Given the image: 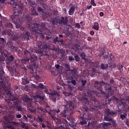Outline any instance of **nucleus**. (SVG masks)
Here are the masks:
<instances>
[{
    "label": "nucleus",
    "instance_id": "1",
    "mask_svg": "<svg viewBox=\"0 0 129 129\" xmlns=\"http://www.w3.org/2000/svg\"><path fill=\"white\" fill-rule=\"evenodd\" d=\"M67 104L64 106V108L62 111L60 112V117L63 119H66L67 116V112L70 114H73V109L76 107L75 104L72 101L69 100L66 101Z\"/></svg>",
    "mask_w": 129,
    "mask_h": 129
},
{
    "label": "nucleus",
    "instance_id": "2",
    "mask_svg": "<svg viewBox=\"0 0 129 129\" xmlns=\"http://www.w3.org/2000/svg\"><path fill=\"white\" fill-rule=\"evenodd\" d=\"M5 57H7L6 63L7 64H10V63H12V62L17 63V61L15 59L14 55H11L9 56H8V51H7V50H3L1 48H0V62H1V63L4 62Z\"/></svg>",
    "mask_w": 129,
    "mask_h": 129
},
{
    "label": "nucleus",
    "instance_id": "3",
    "mask_svg": "<svg viewBox=\"0 0 129 129\" xmlns=\"http://www.w3.org/2000/svg\"><path fill=\"white\" fill-rule=\"evenodd\" d=\"M22 99L24 104L28 105V109L31 112H35L36 111V110L32 106V99L27 95H24Z\"/></svg>",
    "mask_w": 129,
    "mask_h": 129
},
{
    "label": "nucleus",
    "instance_id": "4",
    "mask_svg": "<svg viewBox=\"0 0 129 129\" xmlns=\"http://www.w3.org/2000/svg\"><path fill=\"white\" fill-rule=\"evenodd\" d=\"M33 26H34L31 28V30L32 32H35V33H37V34H42L43 30L46 29V26H45L44 23H41V24L34 23Z\"/></svg>",
    "mask_w": 129,
    "mask_h": 129
},
{
    "label": "nucleus",
    "instance_id": "5",
    "mask_svg": "<svg viewBox=\"0 0 129 129\" xmlns=\"http://www.w3.org/2000/svg\"><path fill=\"white\" fill-rule=\"evenodd\" d=\"M92 101L93 102V104H95L94 107L92 108L93 110H98L99 109L104 107V105H105L104 103H100L95 98L93 99Z\"/></svg>",
    "mask_w": 129,
    "mask_h": 129
},
{
    "label": "nucleus",
    "instance_id": "6",
    "mask_svg": "<svg viewBox=\"0 0 129 129\" xmlns=\"http://www.w3.org/2000/svg\"><path fill=\"white\" fill-rule=\"evenodd\" d=\"M4 74H5V72L4 71H2V73H0V93H2V91L3 90H5L6 88H7V84H4V78L6 77V76H5Z\"/></svg>",
    "mask_w": 129,
    "mask_h": 129
},
{
    "label": "nucleus",
    "instance_id": "7",
    "mask_svg": "<svg viewBox=\"0 0 129 129\" xmlns=\"http://www.w3.org/2000/svg\"><path fill=\"white\" fill-rule=\"evenodd\" d=\"M99 92H96V95L98 96V97H100L101 98H105V99H107L109 96L112 94V92L109 93L108 94L105 93V92L101 89L98 90Z\"/></svg>",
    "mask_w": 129,
    "mask_h": 129
},
{
    "label": "nucleus",
    "instance_id": "8",
    "mask_svg": "<svg viewBox=\"0 0 129 129\" xmlns=\"http://www.w3.org/2000/svg\"><path fill=\"white\" fill-rule=\"evenodd\" d=\"M12 100H14L13 107H14L17 111H21V110L23 109V107L21 105L20 102L18 100V99L17 98H14L13 99H12Z\"/></svg>",
    "mask_w": 129,
    "mask_h": 129
},
{
    "label": "nucleus",
    "instance_id": "9",
    "mask_svg": "<svg viewBox=\"0 0 129 129\" xmlns=\"http://www.w3.org/2000/svg\"><path fill=\"white\" fill-rule=\"evenodd\" d=\"M59 96L60 95H59V93L56 91L52 92L50 95V98L54 102H56V101L59 99Z\"/></svg>",
    "mask_w": 129,
    "mask_h": 129
},
{
    "label": "nucleus",
    "instance_id": "10",
    "mask_svg": "<svg viewBox=\"0 0 129 129\" xmlns=\"http://www.w3.org/2000/svg\"><path fill=\"white\" fill-rule=\"evenodd\" d=\"M13 119H14V117L12 116H5L4 118V121L6 123H11L12 124H17V122L15 121H13Z\"/></svg>",
    "mask_w": 129,
    "mask_h": 129
},
{
    "label": "nucleus",
    "instance_id": "11",
    "mask_svg": "<svg viewBox=\"0 0 129 129\" xmlns=\"http://www.w3.org/2000/svg\"><path fill=\"white\" fill-rule=\"evenodd\" d=\"M69 22L68 17H66V18H64L61 17L60 19H59L58 24L59 25H64V26H66Z\"/></svg>",
    "mask_w": 129,
    "mask_h": 129
},
{
    "label": "nucleus",
    "instance_id": "12",
    "mask_svg": "<svg viewBox=\"0 0 129 129\" xmlns=\"http://www.w3.org/2000/svg\"><path fill=\"white\" fill-rule=\"evenodd\" d=\"M35 99H40V100H44V95L43 91H38L35 95Z\"/></svg>",
    "mask_w": 129,
    "mask_h": 129
},
{
    "label": "nucleus",
    "instance_id": "13",
    "mask_svg": "<svg viewBox=\"0 0 129 129\" xmlns=\"http://www.w3.org/2000/svg\"><path fill=\"white\" fill-rule=\"evenodd\" d=\"M102 83H104L103 82H98L97 81H95V83H94V86L95 88H97V90H100L101 89V86Z\"/></svg>",
    "mask_w": 129,
    "mask_h": 129
},
{
    "label": "nucleus",
    "instance_id": "14",
    "mask_svg": "<svg viewBox=\"0 0 129 129\" xmlns=\"http://www.w3.org/2000/svg\"><path fill=\"white\" fill-rule=\"evenodd\" d=\"M105 113L107 116H113V115H116V112H113L111 111L110 109H107L105 110Z\"/></svg>",
    "mask_w": 129,
    "mask_h": 129
},
{
    "label": "nucleus",
    "instance_id": "15",
    "mask_svg": "<svg viewBox=\"0 0 129 129\" xmlns=\"http://www.w3.org/2000/svg\"><path fill=\"white\" fill-rule=\"evenodd\" d=\"M19 18V12H15L11 16L12 20L15 22H16V20H18V18Z\"/></svg>",
    "mask_w": 129,
    "mask_h": 129
},
{
    "label": "nucleus",
    "instance_id": "16",
    "mask_svg": "<svg viewBox=\"0 0 129 129\" xmlns=\"http://www.w3.org/2000/svg\"><path fill=\"white\" fill-rule=\"evenodd\" d=\"M22 84L23 85H26V84H28V83H30V82L29 81V80H28V78H27V77L24 76L22 78Z\"/></svg>",
    "mask_w": 129,
    "mask_h": 129
},
{
    "label": "nucleus",
    "instance_id": "17",
    "mask_svg": "<svg viewBox=\"0 0 129 129\" xmlns=\"http://www.w3.org/2000/svg\"><path fill=\"white\" fill-rule=\"evenodd\" d=\"M13 34V32L11 30H5L2 31V35L4 36L5 35H8V36H11Z\"/></svg>",
    "mask_w": 129,
    "mask_h": 129
},
{
    "label": "nucleus",
    "instance_id": "18",
    "mask_svg": "<svg viewBox=\"0 0 129 129\" xmlns=\"http://www.w3.org/2000/svg\"><path fill=\"white\" fill-rule=\"evenodd\" d=\"M30 32L27 31L23 33V38L26 39V40H30Z\"/></svg>",
    "mask_w": 129,
    "mask_h": 129
},
{
    "label": "nucleus",
    "instance_id": "19",
    "mask_svg": "<svg viewBox=\"0 0 129 129\" xmlns=\"http://www.w3.org/2000/svg\"><path fill=\"white\" fill-rule=\"evenodd\" d=\"M92 28L96 31H98V30H99V24L97 22H94Z\"/></svg>",
    "mask_w": 129,
    "mask_h": 129
},
{
    "label": "nucleus",
    "instance_id": "20",
    "mask_svg": "<svg viewBox=\"0 0 129 129\" xmlns=\"http://www.w3.org/2000/svg\"><path fill=\"white\" fill-rule=\"evenodd\" d=\"M72 7L70 8V10L69 11V15L70 16H73L74 12H75V7H74L72 4Z\"/></svg>",
    "mask_w": 129,
    "mask_h": 129
},
{
    "label": "nucleus",
    "instance_id": "21",
    "mask_svg": "<svg viewBox=\"0 0 129 129\" xmlns=\"http://www.w3.org/2000/svg\"><path fill=\"white\" fill-rule=\"evenodd\" d=\"M52 25H58L59 24V19L58 18H53L51 20Z\"/></svg>",
    "mask_w": 129,
    "mask_h": 129
},
{
    "label": "nucleus",
    "instance_id": "22",
    "mask_svg": "<svg viewBox=\"0 0 129 129\" xmlns=\"http://www.w3.org/2000/svg\"><path fill=\"white\" fill-rule=\"evenodd\" d=\"M100 68L102 70H106L108 68V64L106 63H101L100 65Z\"/></svg>",
    "mask_w": 129,
    "mask_h": 129
},
{
    "label": "nucleus",
    "instance_id": "23",
    "mask_svg": "<svg viewBox=\"0 0 129 129\" xmlns=\"http://www.w3.org/2000/svg\"><path fill=\"white\" fill-rule=\"evenodd\" d=\"M30 60L31 61V62L32 63H35V62H36V61H37V56H36L35 55H32L31 56Z\"/></svg>",
    "mask_w": 129,
    "mask_h": 129
},
{
    "label": "nucleus",
    "instance_id": "24",
    "mask_svg": "<svg viewBox=\"0 0 129 129\" xmlns=\"http://www.w3.org/2000/svg\"><path fill=\"white\" fill-rule=\"evenodd\" d=\"M105 89L106 90H107V91H108V90L110 91H112V88H111V85L108 84H106L105 86Z\"/></svg>",
    "mask_w": 129,
    "mask_h": 129
},
{
    "label": "nucleus",
    "instance_id": "25",
    "mask_svg": "<svg viewBox=\"0 0 129 129\" xmlns=\"http://www.w3.org/2000/svg\"><path fill=\"white\" fill-rule=\"evenodd\" d=\"M15 25L17 29H20V30H21V31H24V30H25V27L21 26V25H20L19 23L16 22Z\"/></svg>",
    "mask_w": 129,
    "mask_h": 129
},
{
    "label": "nucleus",
    "instance_id": "26",
    "mask_svg": "<svg viewBox=\"0 0 129 129\" xmlns=\"http://www.w3.org/2000/svg\"><path fill=\"white\" fill-rule=\"evenodd\" d=\"M36 89H45V87H44V85L42 83H39L38 85H36Z\"/></svg>",
    "mask_w": 129,
    "mask_h": 129
},
{
    "label": "nucleus",
    "instance_id": "27",
    "mask_svg": "<svg viewBox=\"0 0 129 129\" xmlns=\"http://www.w3.org/2000/svg\"><path fill=\"white\" fill-rule=\"evenodd\" d=\"M80 57H81L82 59L85 60L86 59V54L84 52H81L79 53Z\"/></svg>",
    "mask_w": 129,
    "mask_h": 129
},
{
    "label": "nucleus",
    "instance_id": "28",
    "mask_svg": "<svg viewBox=\"0 0 129 129\" xmlns=\"http://www.w3.org/2000/svg\"><path fill=\"white\" fill-rule=\"evenodd\" d=\"M29 61H30V59L28 57L23 58L21 60V62L23 64H27V63H28Z\"/></svg>",
    "mask_w": 129,
    "mask_h": 129
},
{
    "label": "nucleus",
    "instance_id": "29",
    "mask_svg": "<svg viewBox=\"0 0 129 129\" xmlns=\"http://www.w3.org/2000/svg\"><path fill=\"white\" fill-rule=\"evenodd\" d=\"M127 116V114L126 112L124 113L123 114H121L120 115V117L122 119V120H123L124 118H126Z\"/></svg>",
    "mask_w": 129,
    "mask_h": 129
},
{
    "label": "nucleus",
    "instance_id": "30",
    "mask_svg": "<svg viewBox=\"0 0 129 129\" xmlns=\"http://www.w3.org/2000/svg\"><path fill=\"white\" fill-rule=\"evenodd\" d=\"M11 5H12V8H14V9H16L17 8V3L14 0H12L11 3Z\"/></svg>",
    "mask_w": 129,
    "mask_h": 129
},
{
    "label": "nucleus",
    "instance_id": "31",
    "mask_svg": "<svg viewBox=\"0 0 129 129\" xmlns=\"http://www.w3.org/2000/svg\"><path fill=\"white\" fill-rule=\"evenodd\" d=\"M73 79V76H69L67 78V80L68 81V84H70Z\"/></svg>",
    "mask_w": 129,
    "mask_h": 129
},
{
    "label": "nucleus",
    "instance_id": "32",
    "mask_svg": "<svg viewBox=\"0 0 129 129\" xmlns=\"http://www.w3.org/2000/svg\"><path fill=\"white\" fill-rule=\"evenodd\" d=\"M31 15L32 16H34L35 17H37V16H38V14L37 13V11L36 10H35L34 8H33V10L31 12Z\"/></svg>",
    "mask_w": 129,
    "mask_h": 129
},
{
    "label": "nucleus",
    "instance_id": "33",
    "mask_svg": "<svg viewBox=\"0 0 129 129\" xmlns=\"http://www.w3.org/2000/svg\"><path fill=\"white\" fill-rule=\"evenodd\" d=\"M36 121L39 123L43 122V117L42 116H38Z\"/></svg>",
    "mask_w": 129,
    "mask_h": 129
},
{
    "label": "nucleus",
    "instance_id": "34",
    "mask_svg": "<svg viewBox=\"0 0 129 129\" xmlns=\"http://www.w3.org/2000/svg\"><path fill=\"white\" fill-rule=\"evenodd\" d=\"M104 119L106 121H112V118L111 117H108V116H104Z\"/></svg>",
    "mask_w": 129,
    "mask_h": 129
},
{
    "label": "nucleus",
    "instance_id": "35",
    "mask_svg": "<svg viewBox=\"0 0 129 129\" xmlns=\"http://www.w3.org/2000/svg\"><path fill=\"white\" fill-rule=\"evenodd\" d=\"M65 66L67 69V71H72V72L74 71V70H70V65L69 63L66 64Z\"/></svg>",
    "mask_w": 129,
    "mask_h": 129
},
{
    "label": "nucleus",
    "instance_id": "36",
    "mask_svg": "<svg viewBox=\"0 0 129 129\" xmlns=\"http://www.w3.org/2000/svg\"><path fill=\"white\" fill-rule=\"evenodd\" d=\"M81 82L82 83L81 86H83L84 87V86H85L86 85V83H87V81L84 80H82L81 81Z\"/></svg>",
    "mask_w": 129,
    "mask_h": 129
},
{
    "label": "nucleus",
    "instance_id": "37",
    "mask_svg": "<svg viewBox=\"0 0 129 129\" xmlns=\"http://www.w3.org/2000/svg\"><path fill=\"white\" fill-rule=\"evenodd\" d=\"M48 48H49V46L47 43H45L42 45V49H43V50H47Z\"/></svg>",
    "mask_w": 129,
    "mask_h": 129
},
{
    "label": "nucleus",
    "instance_id": "38",
    "mask_svg": "<svg viewBox=\"0 0 129 129\" xmlns=\"http://www.w3.org/2000/svg\"><path fill=\"white\" fill-rule=\"evenodd\" d=\"M11 35H12L11 36L13 41H17L18 39H19V38L18 37V36H17V35H14L13 34H11Z\"/></svg>",
    "mask_w": 129,
    "mask_h": 129
},
{
    "label": "nucleus",
    "instance_id": "39",
    "mask_svg": "<svg viewBox=\"0 0 129 129\" xmlns=\"http://www.w3.org/2000/svg\"><path fill=\"white\" fill-rule=\"evenodd\" d=\"M58 37H57V36L55 37V38L53 39V44H57V42L58 43L59 40H58Z\"/></svg>",
    "mask_w": 129,
    "mask_h": 129
},
{
    "label": "nucleus",
    "instance_id": "40",
    "mask_svg": "<svg viewBox=\"0 0 129 129\" xmlns=\"http://www.w3.org/2000/svg\"><path fill=\"white\" fill-rule=\"evenodd\" d=\"M6 43H7L6 39L0 37V43L1 44H6Z\"/></svg>",
    "mask_w": 129,
    "mask_h": 129
},
{
    "label": "nucleus",
    "instance_id": "41",
    "mask_svg": "<svg viewBox=\"0 0 129 129\" xmlns=\"http://www.w3.org/2000/svg\"><path fill=\"white\" fill-rule=\"evenodd\" d=\"M80 123L81 124V125H84V124H86V123H87V122H86L85 119H83L82 121H81Z\"/></svg>",
    "mask_w": 129,
    "mask_h": 129
},
{
    "label": "nucleus",
    "instance_id": "42",
    "mask_svg": "<svg viewBox=\"0 0 129 129\" xmlns=\"http://www.w3.org/2000/svg\"><path fill=\"white\" fill-rule=\"evenodd\" d=\"M75 60L76 62H79V60H80V57H79V55H75Z\"/></svg>",
    "mask_w": 129,
    "mask_h": 129
},
{
    "label": "nucleus",
    "instance_id": "43",
    "mask_svg": "<svg viewBox=\"0 0 129 129\" xmlns=\"http://www.w3.org/2000/svg\"><path fill=\"white\" fill-rule=\"evenodd\" d=\"M8 45L9 46V47H11L13 46H14V43H13V41H10L8 42Z\"/></svg>",
    "mask_w": 129,
    "mask_h": 129
},
{
    "label": "nucleus",
    "instance_id": "44",
    "mask_svg": "<svg viewBox=\"0 0 129 129\" xmlns=\"http://www.w3.org/2000/svg\"><path fill=\"white\" fill-rule=\"evenodd\" d=\"M10 73L12 74V75L15 76L16 75L17 71H16L15 69H13V70H12V71H11Z\"/></svg>",
    "mask_w": 129,
    "mask_h": 129
},
{
    "label": "nucleus",
    "instance_id": "45",
    "mask_svg": "<svg viewBox=\"0 0 129 129\" xmlns=\"http://www.w3.org/2000/svg\"><path fill=\"white\" fill-rule=\"evenodd\" d=\"M52 92H53L51 91L50 90H48V89L45 90V93H46V94H49L50 96H51V94H52Z\"/></svg>",
    "mask_w": 129,
    "mask_h": 129
},
{
    "label": "nucleus",
    "instance_id": "46",
    "mask_svg": "<svg viewBox=\"0 0 129 129\" xmlns=\"http://www.w3.org/2000/svg\"><path fill=\"white\" fill-rule=\"evenodd\" d=\"M7 27L8 28H10L11 29H13V24H12V23H7Z\"/></svg>",
    "mask_w": 129,
    "mask_h": 129
},
{
    "label": "nucleus",
    "instance_id": "47",
    "mask_svg": "<svg viewBox=\"0 0 129 129\" xmlns=\"http://www.w3.org/2000/svg\"><path fill=\"white\" fill-rule=\"evenodd\" d=\"M43 112H45V113H48V114H49V115H51V112L47 111V109H46V108L43 109Z\"/></svg>",
    "mask_w": 129,
    "mask_h": 129
},
{
    "label": "nucleus",
    "instance_id": "48",
    "mask_svg": "<svg viewBox=\"0 0 129 129\" xmlns=\"http://www.w3.org/2000/svg\"><path fill=\"white\" fill-rule=\"evenodd\" d=\"M118 70H119L120 72V73H121V71L120 70H121V69L123 68V66L118 64Z\"/></svg>",
    "mask_w": 129,
    "mask_h": 129
},
{
    "label": "nucleus",
    "instance_id": "49",
    "mask_svg": "<svg viewBox=\"0 0 129 129\" xmlns=\"http://www.w3.org/2000/svg\"><path fill=\"white\" fill-rule=\"evenodd\" d=\"M90 3L92 6H93V7H96V4H95L94 0H91Z\"/></svg>",
    "mask_w": 129,
    "mask_h": 129
},
{
    "label": "nucleus",
    "instance_id": "50",
    "mask_svg": "<svg viewBox=\"0 0 129 129\" xmlns=\"http://www.w3.org/2000/svg\"><path fill=\"white\" fill-rule=\"evenodd\" d=\"M7 68L8 70H9V71H10V73L14 69V68H13V67H10V66H7Z\"/></svg>",
    "mask_w": 129,
    "mask_h": 129
},
{
    "label": "nucleus",
    "instance_id": "51",
    "mask_svg": "<svg viewBox=\"0 0 129 129\" xmlns=\"http://www.w3.org/2000/svg\"><path fill=\"white\" fill-rule=\"evenodd\" d=\"M71 83H72V84H73V85H76V84H77V82H76V81H75V80L73 79L72 80V82H71Z\"/></svg>",
    "mask_w": 129,
    "mask_h": 129
},
{
    "label": "nucleus",
    "instance_id": "52",
    "mask_svg": "<svg viewBox=\"0 0 129 129\" xmlns=\"http://www.w3.org/2000/svg\"><path fill=\"white\" fill-rule=\"evenodd\" d=\"M9 48H10L11 51H12V52H14V51H15V49H16V46L12 45V46H10Z\"/></svg>",
    "mask_w": 129,
    "mask_h": 129
},
{
    "label": "nucleus",
    "instance_id": "53",
    "mask_svg": "<svg viewBox=\"0 0 129 129\" xmlns=\"http://www.w3.org/2000/svg\"><path fill=\"white\" fill-rule=\"evenodd\" d=\"M58 43H60L61 45H63V44H64V40H63V39H59Z\"/></svg>",
    "mask_w": 129,
    "mask_h": 129
},
{
    "label": "nucleus",
    "instance_id": "54",
    "mask_svg": "<svg viewBox=\"0 0 129 129\" xmlns=\"http://www.w3.org/2000/svg\"><path fill=\"white\" fill-rule=\"evenodd\" d=\"M80 27H81V26L79 23H76L75 28H78V29H80Z\"/></svg>",
    "mask_w": 129,
    "mask_h": 129
},
{
    "label": "nucleus",
    "instance_id": "55",
    "mask_svg": "<svg viewBox=\"0 0 129 129\" xmlns=\"http://www.w3.org/2000/svg\"><path fill=\"white\" fill-rule=\"evenodd\" d=\"M69 61H73L74 59V57L73 56H69Z\"/></svg>",
    "mask_w": 129,
    "mask_h": 129
},
{
    "label": "nucleus",
    "instance_id": "56",
    "mask_svg": "<svg viewBox=\"0 0 129 129\" xmlns=\"http://www.w3.org/2000/svg\"><path fill=\"white\" fill-rule=\"evenodd\" d=\"M37 10L38 12H41V13H43V9H42V7H38Z\"/></svg>",
    "mask_w": 129,
    "mask_h": 129
},
{
    "label": "nucleus",
    "instance_id": "57",
    "mask_svg": "<svg viewBox=\"0 0 129 129\" xmlns=\"http://www.w3.org/2000/svg\"><path fill=\"white\" fill-rule=\"evenodd\" d=\"M95 34V32H94V31H91L90 32V34L91 35V36H93V35H94Z\"/></svg>",
    "mask_w": 129,
    "mask_h": 129
},
{
    "label": "nucleus",
    "instance_id": "58",
    "mask_svg": "<svg viewBox=\"0 0 129 129\" xmlns=\"http://www.w3.org/2000/svg\"><path fill=\"white\" fill-rule=\"evenodd\" d=\"M91 8H92V6L90 5L89 6H88L86 8V11H87V10H90V9H91Z\"/></svg>",
    "mask_w": 129,
    "mask_h": 129
},
{
    "label": "nucleus",
    "instance_id": "59",
    "mask_svg": "<svg viewBox=\"0 0 129 129\" xmlns=\"http://www.w3.org/2000/svg\"><path fill=\"white\" fill-rule=\"evenodd\" d=\"M23 118H24V120H25V121H28V118L27 117L26 115H24L23 116Z\"/></svg>",
    "mask_w": 129,
    "mask_h": 129
},
{
    "label": "nucleus",
    "instance_id": "60",
    "mask_svg": "<svg viewBox=\"0 0 129 129\" xmlns=\"http://www.w3.org/2000/svg\"><path fill=\"white\" fill-rule=\"evenodd\" d=\"M16 117L17 118H21V117H22V115L20 114H18L16 115Z\"/></svg>",
    "mask_w": 129,
    "mask_h": 129
},
{
    "label": "nucleus",
    "instance_id": "61",
    "mask_svg": "<svg viewBox=\"0 0 129 129\" xmlns=\"http://www.w3.org/2000/svg\"><path fill=\"white\" fill-rule=\"evenodd\" d=\"M38 109H39V110H41V111H44V109L41 106L40 107H38Z\"/></svg>",
    "mask_w": 129,
    "mask_h": 129
},
{
    "label": "nucleus",
    "instance_id": "62",
    "mask_svg": "<svg viewBox=\"0 0 129 129\" xmlns=\"http://www.w3.org/2000/svg\"><path fill=\"white\" fill-rule=\"evenodd\" d=\"M111 68H115V67H116V64H115V63H113L111 66Z\"/></svg>",
    "mask_w": 129,
    "mask_h": 129
},
{
    "label": "nucleus",
    "instance_id": "63",
    "mask_svg": "<svg viewBox=\"0 0 129 129\" xmlns=\"http://www.w3.org/2000/svg\"><path fill=\"white\" fill-rule=\"evenodd\" d=\"M55 67L56 69H59L60 68V65L59 64H55Z\"/></svg>",
    "mask_w": 129,
    "mask_h": 129
},
{
    "label": "nucleus",
    "instance_id": "64",
    "mask_svg": "<svg viewBox=\"0 0 129 129\" xmlns=\"http://www.w3.org/2000/svg\"><path fill=\"white\" fill-rule=\"evenodd\" d=\"M125 124H126V125H129V121L128 120H126L125 121Z\"/></svg>",
    "mask_w": 129,
    "mask_h": 129
}]
</instances>
